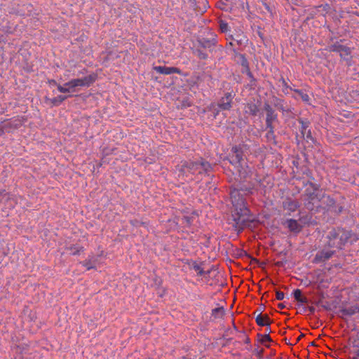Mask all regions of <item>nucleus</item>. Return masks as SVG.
Returning <instances> with one entry per match:
<instances>
[{"mask_svg": "<svg viewBox=\"0 0 359 359\" xmlns=\"http://www.w3.org/2000/svg\"><path fill=\"white\" fill-rule=\"evenodd\" d=\"M245 343H247V344L250 343V339L248 337L246 339Z\"/></svg>", "mask_w": 359, "mask_h": 359, "instance_id": "obj_42", "label": "nucleus"}, {"mask_svg": "<svg viewBox=\"0 0 359 359\" xmlns=\"http://www.w3.org/2000/svg\"><path fill=\"white\" fill-rule=\"evenodd\" d=\"M293 295H294V298L297 301H298L300 299V297L302 296L301 290H299V289L294 290L293 292Z\"/></svg>", "mask_w": 359, "mask_h": 359, "instance_id": "obj_32", "label": "nucleus"}, {"mask_svg": "<svg viewBox=\"0 0 359 359\" xmlns=\"http://www.w3.org/2000/svg\"><path fill=\"white\" fill-rule=\"evenodd\" d=\"M248 149L246 144H240L233 146L231 148V154L230 155V163L234 165H238L243 161V154Z\"/></svg>", "mask_w": 359, "mask_h": 359, "instance_id": "obj_8", "label": "nucleus"}, {"mask_svg": "<svg viewBox=\"0 0 359 359\" xmlns=\"http://www.w3.org/2000/svg\"><path fill=\"white\" fill-rule=\"evenodd\" d=\"M297 302H301V303H307L308 299L305 297L302 296Z\"/></svg>", "mask_w": 359, "mask_h": 359, "instance_id": "obj_36", "label": "nucleus"}, {"mask_svg": "<svg viewBox=\"0 0 359 359\" xmlns=\"http://www.w3.org/2000/svg\"><path fill=\"white\" fill-rule=\"evenodd\" d=\"M225 311L222 306L213 309L212 316L215 318H221L224 315Z\"/></svg>", "mask_w": 359, "mask_h": 359, "instance_id": "obj_24", "label": "nucleus"}, {"mask_svg": "<svg viewBox=\"0 0 359 359\" xmlns=\"http://www.w3.org/2000/svg\"><path fill=\"white\" fill-rule=\"evenodd\" d=\"M283 207L285 210L288 212V215H290L291 212L296 211L299 208V203L297 201L287 199L283 202Z\"/></svg>", "mask_w": 359, "mask_h": 359, "instance_id": "obj_16", "label": "nucleus"}, {"mask_svg": "<svg viewBox=\"0 0 359 359\" xmlns=\"http://www.w3.org/2000/svg\"><path fill=\"white\" fill-rule=\"evenodd\" d=\"M304 337V334H301L298 338L297 339V341H299L302 337Z\"/></svg>", "mask_w": 359, "mask_h": 359, "instance_id": "obj_39", "label": "nucleus"}, {"mask_svg": "<svg viewBox=\"0 0 359 359\" xmlns=\"http://www.w3.org/2000/svg\"><path fill=\"white\" fill-rule=\"evenodd\" d=\"M260 311H262V308H259V312L260 313Z\"/></svg>", "mask_w": 359, "mask_h": 359, "instance_id": "obj_47", "label": "nucleus"}, {"mask_svg": "<svg viewBox=\"0 0 359 359\" xmlns=\"http://www.w3.org/2000/svg\"><path fill=\"white\" fill-rule=\"evenodd\" d=\"M278 307L280 309H284L285 306V305H284L283 303H279V304H278Z\"/></svg>", "mask_w": 359, "mask_h": 359, "instance_id": "obj_38", "label": "nucleus"}, {"mask_svg": "<svg viewBox=\"0 0 359 359\" xmlns=\"http://www.w3.org/2000/svg\"><path fill=\"white\" fill-rule=\"evenodd\" d=\"M82 264L86 268L87 270H90L94 268V266L90 261H84Z\"/></svg>", "mask_w": 359, "mask_h": 359, "instance_id": "obj_33", "label": "nucleus"}, {"mask_svg": "<svg viewBox=\"0 0 359 359\" xmlns=\"http://www.w3.org/2000/svg\"><path fill=\"white\" fill-rule=\"evenodd\" d=\"M257 324L259 326H269L271 320L268 315H262V311L259 313L255 318Z\"/></svg>", "mask_w": 359, "mask_h": 359, "instance_id": "obj_17", "label": "nucleus"}, {"mask_svg": "<svg viewBox=\"0 0 359 359\" xmlns=\"http://www.w3.org/2000/svg\"><path fill=\"white\" fill-rule=\"evenodd\" d=\"M217 40L216 35L212 34L210 38H201L197 40L196 43L203 48L209 49L211 50L212 48L217 45Z\"/></svg>", "mask_w": 359, "mask_h": 359, "instance_id": "obj_10", "label": "nucleus"}, {"mask_svg": "<svg viewBox=\"0 0 359 359\" xmlns=\"http://www.w3.org/2000/svg\"><path fill=\"white\" fill-rule=\"evenodd\" d=\"M280 82L282 84V86L283 88V91L285 93H288V90H292L293 89H292L291 88H290V86L287 85V83H286L285 80L282 78L280 80Z\"/></svg>", "mask_w": 359, "mask_h": 359, "instance_id": "obj_31", "label": "nucleus"}, {"mask_svg": "<svg viewBox=\"0 0 359 359\" xmlns=\"http://www.w3.org/2000/svg\"><path fill=\"white\" fill-rule=\"evenodd\" d=\"M276 296L278 300H283L285 297L284 293L278 290L276 292Z\"/></svg>", "mask_w": 359, "mask_h": 359, "instance_id": "obj_34", "label": "nucleus"}, {"mask_svg": "<svg viewBox=\"0 0 359 359\" xmlns=\"http://www.w3.org/2000/svg\"><path fill=\"white\" fill-rule=\"evenodd\" d=\"M334 254V251L331 250H322L318 251L313 259V263L320 264L325 262L327 260L330 259Z\"/></svg>", "mask_w": 359, "mask_h": 359, "instance_id": "obj_9", "label": "nucleus"}, {"mask_svg": "<svg viewBox=\"0 0 359 359\" xmlns=\"http://www.w3.org/2000/svg\"><path fill=\"white\" fill-rule=\"evenodd\" d=\"M212 170L210 163L201 158L196 161H189L182 162L180 165V172L189 177L190 175H203L207 174Z\"/></svg>", "mask_w": 359, "mask_h": 359, "instance_id": "obj_2", "label": "nucleus"}, {"mask_svg": "<svg viewBox=\"0 0 359 359\" xmlns=\"http://www.w3.org/2000/svg\"><path fill=\"white\" fill-rule=\"evenodd\" d=\"M192 53L201 60H206L208 57V54L203 50V48L197 43L192 48Z\"/></svg>", "mask_w": 359, "mask_h": 359, "instance_id": "obj_18", "label": "nucleus"}, {"mask_svg": "<svg viewBox=\"0 0 359 359\" xmlns=\"http://www.w3.org/2000/svg\"><path fill=\"white\" fill-rule=\"evenodd\" d=\"M248 111L252 115H257V114L259 111L258 107L253 103L248 104L247 106Z\"/></svg>", "mask_w": 359, "mask_h": 359, "instance_id": "obj_26", "label": "nucleus"}, {"mask_svg": "<svg viewBox=\"0 0 359 359\" xmlns=\"http://www.w3.org/2000/svg\"><path fill=\"white\" fill-rule=\"evenodd\" d=\"M50 83L55 86L58 85L55 80H52L51 81H50Z\"/></svg>", "mask_w": 359, "mask_h": 359, "instance_id": "obj_40", "label": "nucleus"}, {"mask_svg": "<svg viewBox=\"0 0 359 359\" xmlns=\"http://www.w3.org/2000/svg\"><path fill=\"white\" fill-rule=\"evenodd\" d=\"M229 45L232 46V45H233V43H232V42H230V43H229Z\"/></svg>", "mask_w": 359, "mask_h": 359, "instance_id": "obj_48", "label": "nucleus"}, {"mask_svg": "<svg viewBox=\"0 0 359 359\" xmlns=\"http://www.w3.org/2000/svg\"><path fill=\"white\" fill-rule=\"evenodd\" d=\"M341 210H342V208L341 207V208L339 209V212H341Z\"/></svg>", "mask_w": 359, "mask_h": 359, "instance_id": "obj_46", "label": "nucleus"}, {"mask_svg": "<svg viewBox=\"0 0 359 359\" xmlns=\"http://www.w3.org/2000/svg\"><path fill=\"white\" fill-rule=\"evenodd\" d=\"M194 269H195V271L198 272V274H199L200 276H202L203 274V270L199 265H194Z\"/></svg>", "mask_w": 359, "mask_h": 359, "instance_id": "obj_35", "label": "nucleus"}, {"mask_svg": "<svg viewBox=\"0 0 359 359\" xmlns=\"http://www.w3.org/2000/svg\"><path fill=\"white\" fill-rule=\"evenodd\" d=\"M295 93H297V95L301 97V99L302 100V101L304 102H305L306 104H310V100H311V97L310 96L308 95V93H306V90H302V89H293L292 90Z\"/></svg>", "mask_w": 359, "mask_h": 359, "instance_id": "obj_20", "label": "nucleus"}, {"mask_svg": "<svg viewBox=\"0 0 359 359\" xmlns=\"http://www.w3.org/2000/svg\"><path fill=\"white\" fill-rule=\"evenodd\" d=\"M186 219H187V222L189 223V219H187V218H186Z\"/></svg>", "mask_w": 359, "mask_h": 359, "instance_id": "obj_49", "label": "nucleus"}, {"mask_svg": "<svg viewBox=\"0 0 359 359\" xmlns=\"http://www.w3.org/2000/svg\"><path fill=\"white\" fill-rule=\"evenodd\" d=\"M283 224L287 227L291 232L299 233L302 229V225L296 219H286Z\"/></svg>", "mask_w": 359, "mask_h": 359, "instance_id": "obj_12", "label": "nucleus"}, {"mask_svg": "<svg viewBox=\"0 0 359 359\" xmlns=\"http://www.w3.org/2000/svg\"><path fill=\"white\" fill-rule=\"evenodd\" d=\"M266 128L269 130L266 133L267 139L269 140H273L275 137V135H274V128H273V125H271V126H266Z\"/></svg>", "mask_w": 359, "mask_h": 359, "instance_id": "obj_27", "label": "nucleus"}, {"mask_svg": "<svg viewBox=\"0 0 359 359\" xmlns=\"http://www.w3.org/2000/svg\"><path fill=\"white\" fill-rule=\"evenodd\" d=\"M236 42H237V43H238V44L241 43V40H240V41H238V40H236Z\"/></svg>", "mask_w": 359, "mask_h": 359, "instance_id": "obj_45", "label": "nucleus"}, {"mask_svg": "<svg viewBox=\"0 0 359 359\" xmlns=\"http://www.w3.org/2000/svg\"><path fill=\"white\" fill-rule=\"evenodd\" d=\"M334 203V200L330 196L325 194L322 195V208H327V210H330L331 208H332Z\"/></svg>", "mask_w": 359, "mask_h": 359, "instance_id": "obj_19", "label": "nucleus"}, {"mask_svg": "<svg viewBox=\"0 0 359 359\" xmlns=\"http://www.w3.org/2000/svg\"><path fill=\"white\" fill-rule=\"evenodd\" d=\"M299 123L301 124L300 131L304 137L306 139L312 140V136L310 130H308L309 127V121L306 119L299 118L298 120Z\"/></svg>", "mask_w": 359, "mask_h": 359, "instance_id": "obj_14", "label": "nucleus"}, {"mask_svg": "<svg viewBox=\"0 0 359 359\" xmlns=\"http://www.w3.org/2000/svg\"><path fill=\"white\" fill-rule=\"evenodd\" d=\"M4 192V190L0 189V196L2 195Z\"/></svg>", "mask_w": 359, "mask_h": 359, "instance_id": "obj_43", "label": "nucleus"}, {"mask_svg": "<svg viewBox=\"0 0 359 359\" xmlns=\"http://www.w3.org/2000/svg\"><path fill=\"white\" fill-rule=\"evenodd\" d=\"M238 57L241 65L244 68L245 71L247 72L249 75L251 74L249 69V63L245 55L243 54H239Z\"/></svg>", "mask_w": 359, "mask_h": 359, "instance_id": "obj_23", "label": "nucleus"}, {"mask_svg": "<svg viewBox=\"0 0 359 359\" xmlns=\"http://www.w3.org/2000/svg\"><path fill=\"white\" fill-rule=\"evenodd\" d=\"M264 6H265V8H266L268 11H269V6L267 4H264Z\"/></svg>", "mask_w": 359, "mask_h": 359, "instance_id": "obj_41", "label": "nucleus"}, {"mask_svg": "<svg viewBox=\"0 0 359 359\" xmlns=\"http://www.w3.org/2000/svg\"><path fill=\"white\" fill-rule=\"evenodd\" d=\"M317 11L323 16H325L330 11V6L328 4H321L316 7Z\"/></svg>", "mask_w": 359, "mask_h": 359, "instance_id": "obj_22", "label": "nucleus"}, {"mask_svg": "<svg viewBox=\"0 0 359 359\" xmlns=\"http://www.w3.org/2000/svg\"><path fill=\"white\" fill-rule=\"evenodd\" d=\"M308 310L309 311V312H310V313H311V314H313V313H315L316 309H315V307H313V306H309V307L308 308Z\"/></svg>", "mask_w": 359, "mask_h": 359, "instance_id": "obj_37", "label": "nucleus"}, {"mask_svg": "<svg viewBox=\"0 0 359 359\" xmlns=\"http://www.w3.org/2000/svg\"><path fill=\"white\" fill-rule=\"evenodd\" d=\"M351 235V232L344 229H332L327 235V245L330 248L341 249L348 242Z\"/></svg>", "mask_w": 359, "mask_h": 359, "instance_id": "obj_3", "label": "nucleus"}, {"mask_svg": "<svg viewBox=\"0 0 359 359\" xmlns=\"http://www.w3.org/2000/svg\"><path fill=\"white\" fill-rule=\"evenodd\" d=\"M243 190L233 189L231 191V199L233 207L231 217L233 226L238 231H242L249 223L252 222L250 210L247 207L245 199L242 194Z\"/></svg>", "mask_w": 359, "mask_h": 359, "instance_id": "obj_1", "label": "nucleus"}, {"mask_svg": "<svg viewBox=\"0 0 359 359\" xmlns=\"http://www.w3.org/2000/svg\"><path fill=\"white\" fill-rule=\"evenodd\" d=\"M67 250L69 252V254L76 255L83 251V248L79 245H73L67 247Z\"/></svg>", "mask_w": 359, "mask_h": 359, "instance_id": "obj_21", "label": "nucleus"}, {"mask_svg": "<svg viewBox=\"0 0 359 359\" xmlns=\"http://www.w3.org/2000/svg\"><path fill=\"white\" fill-rule=\"evenodd\" d=\"M69 96L70 95H58L51 99V103L55 106H58Z\"/></svg>", "mask_w": 359, "mask_h": 359, "instance_id": "obj_25", "label": "nucleus"}, {"mask_svg": "<svg viewBox=\"0 0 359 359\" xmlns=\"http://www.w3.org/2000/svg\"><path fill=\"white\" fill-rule=\"evenodd\" d=\"M219 29L222 31V32H227L229 30L228 23L223 20H220Z\"/></svg>", "mask_w": 359, "mask_h": 359, "instance_id": "obj_30", "label": "nucleus"}, {"mask_svg": "<svg viewBox=\"0 0 359 359\" xmlns=\"http://www.w3.org/2000/svg\"><path fill=\"white\" fill-rule=\"evenodd\" d=\"M266 331H268L269 332H271L270 327H268L266 328Z\"/></svg>", "mask_w": 359, "mask_h": 359, "instance_id": "obj_44", "label": "nucleus"}, {"mask_svg": "<svg viewBox=\"0 0 359 359\" xmlns=\"http://www.w3.org/2000/svg\"><path fill=\"white\" fill-rule=\"evenodd\" d=\"M264 109L266 111V126H271V125H273V122L277 120L278 115L268 103L264 104Z\"/></svg>", "mask_w": 359, "mask_h": 359, "instance_id": "obj_11", "label": "nucleus"}, {"mask_svg": "<svg viewBox=\"0 0 359 359\" xmlns=\"http://www.w3.org/2000/svg\"><path fill=\"white\" fill-rule=\"evenodd\" d=\"M343 314L346 316H352L356 312V308H348L341 310Z\"/></svg>", "mask_w": 359, "mask_h": 359, "instance_id": "obj_29", "label": "nucleus"}, {"mask_svg": "<svg viewBox=\"0 0 359 359\" xmlns=\"http://www.w3.org/2000/svg\"><path fill=\"white\" fill-rule=\"evenodd\" d=\"M328 50L330 52L338 53L339 54L341 59L346 62H350L352 59L351 48L346 46L342 45L339 41H337L336 43L330 45L328 47Z\"/></svg>", "mask_w": 359, "mask_h": 359, "instance_id": "obj_6", "label": "nucleus"}, {"mask_svg": "<svg viewBox=\"0 0 359 359\" xmlns=\"http://www.w3.org/2000/svg\"><path fill=\"white\" fill-rule=\"evenodd\" d=\"M97 79L95 74H91L83 78L72 79L63 86L57 85L59 92L62 93L74 92L77 87H89Z\"/></svg>", "mask_w": 359, "mask_h": 359, "instance_id": "obj_4", "label": "nucleus"}, {"mask_svg": "<svg viewBox=\"0 0 359 359\" xmlns=\"http://www.w3.org/2000/svg\"><path fill=\"white\" fill-rule=\"evenodd\" d=\"M258 336L261 337L260 342L262 344H266V342L271 341V338L269 336V334H258Z\"/></svg>", "mask_w": 359, "mask_h": 359, "instance_id": "obj_28", "label": "nucleus"}, {"mask_svg": "<svg viewBox=\"0 0 359 359\" xmlns=\"http://www.w3.org/2000/svg\"><path fill=\"white\" fill-rule=\"evenodd\" d=\"M322 195L323 194L318 191L306 193L304 199V204L307 209L314 210L322 207Z\"/></svg>", "mask_w": 359, "mask_h": 359, "instance_id": "obj_5", "label": "nucleus"}, {"mask_svg": "<svg viewBox=\"0 0 359 359\" xmlns=\"http://www.w3.org/2000/svg\"><path fill=\"white\" fill-rule=\"evenodd\" d=\"M232 98L231 93H226L219 102L218 107L222 110H229L231 107Z\"/></svg>", "mask_w": 359, "mask_h": 359, "instance_id": "obj_15", "label": "nucleus"}, {"mask_svg": "<svg viewBox=\"0 0 359 359\" xmlns=\"http://www.w3.org/2000/svg\"><path fill=\"white\" fill-rule=\"evenodd\" d=\"M23 124V121L20 117H13L12 118L1 121L0 123V134L6 133H11L19 128Z\"/></svg>", "mask_w": 359, "mask_h": 359, "instance_id": "obj_7", "label": "nucleus"}, {"mask_svg": "<svg viewBox=\"0 0 359 359\" xmlns=\"http://www.w3.org/2000/svg\"><path fill=\"white\" fill-rule=\"evenodd\" d=\"M154 69L161 74L169 75L172 74H178L181 73L180 69L173 67H166V66H156L154 67Z\"/></svg>", "mask_w": 359, "mask_h": 359, "instance_id": "obj_13", "label": "nucleus"}]
</instances>
